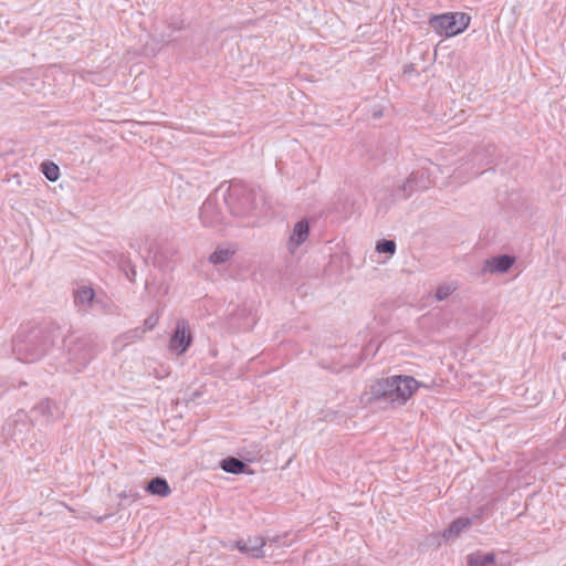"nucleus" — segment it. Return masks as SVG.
<instances>
[{
    "label": "nucleus",
    "mask_w": 566,
    "mask_h": 566,
    "mask_svg": "<svg viewBox=\"0 0 566 566\" xmlns=\"http://www.w3.org/2000/svg\"><path fill=\"white\" fill-rule=\"evenodd\" d=\"M419 382L411 376H392L378 380L371 387V392L376 398H386L392 402H407L417 388Z\"/></svg>",
    "instance_id": "f257e3e1"
},
{
    "label": "nucleus",
    "mask_w": 566,
    "mask_h": 566,
    "mask_svg": "<svg viewBox=\"0 0 566 566\" xmlns=\"http://www.w3.org/2000/svg\"><path fill=\"white\" fill-rule=\"evenodd\" d=\"M470 15L465 13H444L430 19L432 29L446 36H454L463 32L470 24Z\"/></svg>",
    "instance_id": "f03ea898"
},
{
    "label": "nucleus",
    "mask_w": 566,
    "mask_h": 566,
    "mask_svg": "<svg viewBox=\"0 0 566 566\" xmlns=\"http://www.w3.org/2000/svg\"><path fill=\"white\" fill-rule=\"evenodd\" d=\"M191 342L192 335L188 322L185 319H179L176 324V329L169 340V349L177 355H182L187 352Z\"/></svg>",
    "instance_id": "7ed1b4c3"
},
{
    "label": "nucleus",
    "mask_w": 566,
    "mask_h": 566,
    "mask_svg": "<svg viewBox=\"0 0 566 566\" xmlns=\"http://www.w3.org/2000/svg\"><path fill=\"white\" fill-rule=\"evenodd\" d=\"M275 539L265 541L261 537L249 538L248 541H239L237 542L238 549L251 557L261 558L265 556L264 547L273 548L275 544Z\"/></svg>",
    "instance_id": "20e7f679"
},
{
    "label": "nucleus",
    "mask_w": 566,
    "mask_h": 566,
    "mask_svg": "<svg viewBox=\"0 0 566 566\" xmlns=\"http://www.w3.org/2000/svg\"><path fill=\"white\" fill-rule=\"evenodd\" d=\"M310 226L307 220H301L295 223L287 241V250L294 253L308 238Z\"/></svg>",
    "instance_id": "39448f33"
},
{
    "label": "nucleus",
    "mask_w": 566,
    "mask_h": 566,
    "mask_svg": "<svg viewBox=\"0 0 566 566\" xmlns=\"http://www.w3.org/2000/svg\"><path fill=\"white\" fill-rule=\"evenodd\" d=\"M515 259L511 255H499L485 260L483 271L488 273H506L514 264Z\"/></svg>",
    "instance_id": "423d86ee"
},
{
    "label": "nucleus",
    "mask_w": 566,
    "mask_h": 566,
    "mask_svg": "<svg viewBox=\"0 0 566 566\" xmlns=\"http://www.w3.org/2000/svg\"><path fill=\"white\" fill-rule=\"evenodd\" d=\"M146 491L153 495H157L160 497H167L171 494V489L168 482L163 478H154L149 481L146 486Z\"/></svg>",
    "instance_id": "0eeeda50"
},
{
    "label": "nucleus",
    "mask_w": 566,
    "mask_h": 566,
    "mask_svg": "<svg viewBox=\"0 0 566 566\" xmlns=\"http://www.w3.org/2000/svg\"><path fill=\"white\" fill-rule=\"evenodd\" d=\"M472 524L469 517H459L451 523V525L443 531L442 536L446 539L458 537L464 530L469 528Z\"/></svg>",
    "instance_id": "6e6552de"
},
{
    "label": "nucleus",
    "mask_w": 566,
    "mask_h": 566,
    "mask_svg": "<svg viewBox=\"0 0 566 566\" xmlns=\"http://www.w3.org/2000/svg\"><path fill=\"white\" fill-rule=\"evenodd\" d=\"M468 566H489L494 564L495 555L493 553L474 552L467 557Z\"/></svg>",
    "instance_id": "1a4fd4ad"
},
{
    "label": "nucleus",
    "mask_w": 566,
    "mask_h": 566,
    "mask_svg": "<svg viewBox=\"0 0 566 566\" xmlns=\"http://www.w3.org/2000/svg\"><path fill=\"white\" fill-rule=\"evenodd\" d=\"M234 254V250L230 247H219L209 256V261L212 264H222L229 261Z\"/></svg>",
    "instance_id": "9d476101"
},
{
    "label": "nucleus",
    "mask_w": 566,
    "mask_h": 566,
    "mask_svg": "<svg viewBox=\"0 0 566 566\" xmlns=\"http://www.w3.org/2000/svg\"><path fill=\"white\" fill-rule=\"evenodd\" d=\"M221 468L226 472L238 474L244 471L245 464L237 458H227L222 460Z\"/></svg>",
    "instance_id": "9b49d317"
},
{
    "label": "nucleus",
    "mask_w": 566,
    "mask_h": 566,
    "mask_svg": "<svg viewBox=\"0 0 566 566\" xmlns=\"http://www.w3.org/2000/svg\"><path fill=\"white\" fill-rule=\"evenodd\" d=\"M41 171L50 181H56L60 178V168L52 161H44L41 165Z\"/></svg>",
    "instance_id": "f8f14e48"
},
{
    "label": "nucleus",
    "mask_w": 566,
    "mask_h": 566,
    "mask_svg": "<svg viewBox=\"0 0 566 566\" xmlns=\"http://www.w3.org/2000/svg\"><path fill=\"white\" fill-rule=\"evenodd\" d=\"M94 295H95V293H94L93 289H91L88 286H83L77 290L75 298H76V302H78L81 304H88L93 301Z\"/></svg>",
    "instance_id": "ddd939ff"
},
{
    "label": "nucleus",
    "mask_w": 566,
    "mask_h": 566,
    "mask_svg": "<svg viewBox=\"0 0 566 566\" xmlns=\"http://www.w3.org/2000/svg\"><path fill=\"white\" fill-rule=\"evenodd\" d=\"M455 290L457 286L453 284L441 285L436 291V298L439 301L447 300Z\"/></svg>",
    "instance_id": "4468645a"
},
{
    "label": "nucleus",
    "mask_w": 566,
    "mask_h": 566,
    "mask_svg": "<svg viewBox=\"0 0 566 566\" xmlns=\"http://www.w3.org/2000/svg\"><path fill=\"white\" fill-rule=\"evenodd\" d=\"M376 250L379 253L394 254L396 252V243L391 240H382L377 243Z\"/></svg>",
    "instance_id": "2eb2a0df"
},
{
    "label": "nucleus",
    "mask_w": 566,
    "mask_h": 566,
    "mask_svg": "<svg viewBox=\"0 0 566 566\" xmlns=\"http://www.w3.org/2000/svg\"><path fill=\"white\" fill-rule=\"evenodd\" d=\"M34 411L42 416H51L52 413V402L49 400L41 401L35 408Z\"/></svg>",
    "instance_id": "dca6fc26"
},
{
    "label": "nucleus",
    "mask_w": 566,
    "mask_h": 566,
    "mask_svg": "<svg viewBox=\"0 0 566 566\" xmlns=\"http://www.w3.org/2000/svg\"><path fill=\"white\" fill-rule=\"evenodd\" d=\"M157 321V317L149 316L148 318L145 319V326L147 327V329H153L156 326Z\"/></svg>",
    "instance_id": "f3484780"
},
{
    "label": "nucleus",
    "mask_w": 566,
    "mask_h": 566,
    "mask_svg": "<svg viewBox=\"0 0 566 566\" xmlns=\"http://www.w3.org/2000/svg\"><path fill=\"white\" fill-rule=\"evenodd\" d=\"M130 497H132L133 501H136L138 499V495L137 494H132Z\"/></svg>",
    "instance_id": "a211bd4d"
},
{
    "label": "nucleus",
    "mask_w": 566,
    "mask_h": 566,
    "mask_svg": "<svg viewBox=\"0 0 566 566\" xmlns=\"http://www.w3.org/2000/svg\"><path fill=\"white\" fill-rule=\"evenodd\" d=\"M410 181H411V179L409 178V179L407 180V182L403 185V189H406L407 185H409V184H410Z\"/></svg>",
    "instance_id": "6ab92c4d"
}]
</instances>
